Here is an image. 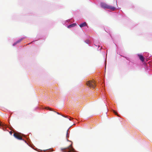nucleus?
Segmentation results:
<instances>
[{
    "mask_svg": "<svg viewBox=\"0 0 152 152\" xmlns=\"http://www.w3.org/2000/svg\"><path fill=\"white\" fill-rule=\"evenodd\" d=\"M69 120L70 121L71 120V119L70 118H69Z\"/></svg>",
    "mask_w": 152,
    "mask_h": 152,
    "instance_id": "nucleus-14",
    "label": "nucleus"
},
{
    "mask_svg": "<svg viewBox=\"0 0 152 152\" xmlns=\"http://www.w3.org/2000/svg\"><path fill=\"white\" fill-rule=\"evenodd\" d=\"M67 131H68V130L67 131V132H66V134H67V133H68Z\"/></svg>",
    "mask_w": 152,
    "mask_h": 152,
    "instance_id": "nucleus-15",
    "label": "nucleus"
},
{
    "mask_svg": "<svg viewBox=\"0 0 152 152\" xmlns=\"http://www.w3.org/2000/svg\"><path fill=\"white\" fill-rule=\"evenodd\" d=\"M10 134H11V135L12 134V131H10Z\"/></svg>",
    "mask_w": 152,
    "mask_h": 152,
    "instance_id": "nucleus-13",
    "label": "nucleus"
},
{
    "mask_svg": "<svg viewBox=\"0 0 152 152\" xmlns=\"http://www.w3.org/2000/svg\"><path fill=\"white\" fill-rule=\"evenodd\" d=\"M46 108L48 110H49L50 111H54L52 109L49 107H46Z\"/></svg>",
    "mask_w": 152,
    "mask_h": 152,
    "instance_id": "nucleus-9",
    "label": "nucleus"
},
{
    "mask_svg": "<svg viewBox=\"0 0 152 152\" xmlns=\"http://www.w3.org/2000/svg\"><path fill=\"white\" fill-rule=\"evenodd\" d=\"M67 150H69L68 152H75V149L72 147V144L70 145L67 148L61 149V150L63 151H66Z\"/></svg>",
    "mask_w": 152,
    "mask_h": 152,
    "instance_id": "nucleus-2",
    "label": "nucleus"
},
{
    "mask_svg": "<svg viewBox=\"0 0 152 152\" xmlns=\"http://www.w3.org/2000/svg\"><path fill=\"white\" fill-rule=\"evenodd\" d=\"M87 85L93 88H94L96 86L95 82L94 81L89 80L87 82Z\"/></svg>",
    "mask_w": 152,
    "mask_h": 152,
    "instance_id": "nucleus-3",
    "label": "nucleus"
},
{
    "mask_svg": "<svg viewBox=\"0 0 152 152\" xmlns=\"http://www.w3.org/2000/svg\"><path fill=\"white\" fill-rule=\"evenodd\" d=\"M13 135L15 137L18 139L19 140H22V136H21L20 134L19 133H14Z\"/></svg>",
    "mask_w": 152,
    "mask_h": 152,
    "instance_id": "nucleus-4",
    "label": "nucleus"
},
{
    "mask_svg": "<svg viewBox=\"0 0 152 152\" xmlns=\"http://www.w3.org/2000/svg\"><path fill=\"white\" fill-rule=\"evenodd\" d=\"M76 24L75 23H73L71 25H69L68 26V28H70L72 27H73L75 26H76Z\"/></svg>",
    "mask_w": 152,
    "mask_h": 152,
    "instance_id": "nucleus-7",
    "label": "nucleus"
},
{
    "mask_svg": "<svg viewBox=\"0 0 152 152\" xmlns=\"http://www.w3.org/2000/svg\"><path fill=\"white\" fill-rule=\"evenodd\" d=\"M113 113H115V115H118V114H117V113H116V112L115 111H114V110H113Z\"/></svg>",
    "mask_w": 152,
    "mask_h": 152,
    "instance_id": "nucleus-10",
    "label": "nucleus"
},
{
    "mask_svg": "<svg viewBox=\"0 0 152 152\" xmlns=\"http://www.w3.org/2000/svg\"><path fill=\"white\" fill-rule=\"evenodd\" d=\"M61 115H62V116L64 117H66V116H65V115H63L60 114Z\"/></svg>",
    "mask_w": 152,
    "mask_h": 152,
    "instance_id": "nucleus-12",
    "label": "nucleus"
},
{
    "mask_svg": "<svg viewBox=\"0 0 152 152\" xmlns=\"http://www.w3.org/2000/svg\"><path fill=\"white\" fill-rule=\"evenodd\" d=\"M54 112L56 113L57 114L60 115V114L58 112H56L55 111H54Z\"/></svg>",
    "mask_w": 152,
    "mask_h": 152,
    "instance_id": "nucleus-11",
    "label": "nucleus"
},
{
    "mask_svg": "<svg viewBox=\"0 0 152 152\" xmlns=\"http://www.w3.org/2000/svg\"><path fill=\"white\" fill-rule=\"evenodd\" d=\"M22 39H20L19 40H18L16 43H14L13 44V45H15L17 43L20 42L22 40Z\"/></svg>",
    "mask_w": 152,
    "mask_h": 152,
    "instance_id": "nucleus-8",
    "label": "nucleus"
},
{
    "mask_svg": "<svg viewBox=\"0 0 152 152\" xmlns=\"http://www.w3.org/2000/svg\"><path fill=\"white\" fill-rule=\"evenodd\" d=\"M138 56L139 57L140 59L143 62L144 60V58L142 56L141 54H138Z\"/></svg>",
    "mask_w": 152,
    "mask_h": 152,
    "instance_id": "nucleus-5",
    "label": "nucleus"
},
{
    "mask_svg": "<svg viewBox=\"0 0 152 152\" xmlns=\"http://www.w3.org/2000/svg\"><path fill=\"white\" fill-rule=\"evenodd\" d=\"M87 25V23L86 22H84L83 23H81L79 25V26L81 27L82 28Z\"/></svg>",
    "mask_w": 152,
    "mask_h": 152,
    "instance_id": "nucleus-6",
    "label": "nucleus"
},
{
    "mask_svg": "<svg viewBox=\"0 0 152 152\" xmlns=\"http://www.w3.org/2000/svg\"><path fill=\"white\" fill-rule=\"evenodd\" d=\"M100 4L101 7L104 9H109L112 11H114L115 9V7H113L104 3H101Z\"/></svg>",
    "mask_w": 152,
    "mask_h": 152,
    "instance_id": "nucleus-1",
    "label": "nucleus"
}]
</instances>
